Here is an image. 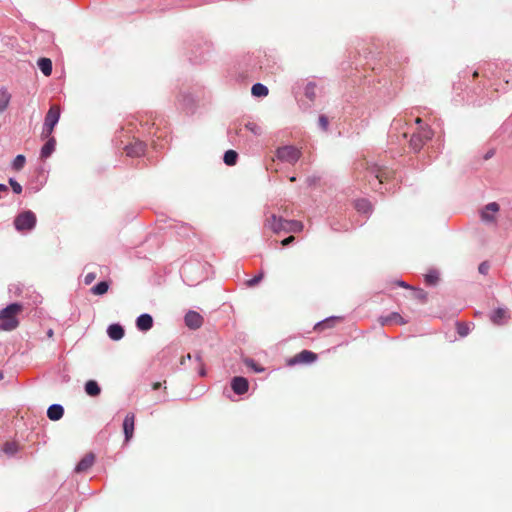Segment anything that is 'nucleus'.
<instances>
[{
    "label": "nucleus",
    "instance_id": "nucleus-3",
    "mask_svg": "<svg viewBox=\"0 0 512 512\" xmlns=\"http://www.w3.org/2000/svg\"><path fill=\"white\" fill-rule=\"evenodd\" d=\"M394 177V171L386 168L380 167L376 164L369 165L366 167L365 178L372 185V180L377 181V185H381L385 182H388Z\"/></svg>",
    "mask_w": 512,
    "mask_h": 512
},
{
    "label": "nucleus",
    "instance_id": "nucleus-31",
    "mask_svg": "<svg viewBox=\"0 0 512 512\" xmlns=\"http://www.w3.org/2000/svg\"><path fill=\"white\" fill-rule=\"evenodd\" d=\"M245 365L251 368L253 371L260 373L264 371V368L259 366L253 359L246 358L244 360Z\"/></svg>",
    "mask_w": 512,
    "mask_h": 512
},
{
    "label": "nucleus",
    "instance_id": "nucleus-4",
    "mask_svg": "<svg viewBox=\"0 0 512 512\" xmlns=\"http://www.w3.org/2000/svg\"><path fill=\"white\" fill-rule=\"evenodd\" d=\"M37 218L35 213L30 210L19 213L14 219V226L17 231H31L35 228Z\"/></svg>",
    "mask_w": 512,
    "mask_h": 512
},
{
    "label": "nucleus",
    "instance_id": "nucleus-37",
    "mask_svg": "<svg viewBox=\"0 0 512 512\" xmlns=\"http://www.w3.org/2000/svg\"><path fill=\"white\" fill-rule=\"evenodd\" d=\"M414 297L419 299L422 302H425L427 299V293L422 289L415 290Z\"/></svg>",
    "mask_w": 512,
    "mask_h": 512
},
{
    "label": "nucleus",
    "instance_id": "nucleus-33",
    "mask_svg": "<svg viewBox=\"0 0 512 512\" xmlns=\"http://www.w3.org/2000/svg\"><path fill=\"white\" fill-rule=\"evenodd\" d=\"M25 157L23 155H17L12 163V166L15 170L19 171L24 167Z\"/></svg>",
    "mask_w": 512,
    "mask_h": 512
},
{
    "label": "nucleus",
    "instance_id": "nucleus-34",
    "mask_svg": "<svg viewBox=\"0 0 512 512\" xmlns=\"http://www.w3.org/2000/svg\"><path fill=\"white\" fill-rule=\"evenodd\" d=\"M9 184L16 194H20L22 192V186L16 180L10 178Z\"/></svg>",
    "mask_w": 512,
    "mask_h": 512
},
{
    "label": "nucleus",
    "instance_id": "nucleus-41",
    "mask_svg": "<svg viewBox=\"0 0 512 512\" xmlns=\"http://www.w3.org/2000/svg\"><path fill=\"white\" fill-rule=\"evenodd\" d=\"M196 359H197V361H198V362L200 363V365H201V368H200V370H199V374H200V376L204 377V376L206 375V370H205L204 365H203V363H202V358H201V356H200L199 354H197V355H196Z\"/></svg>",
    "mask_w": 512,
    "mask_h": 512
},
{
    "label": "nucleus",
    "instance_id": "nucleus-22",
    "mask_svg": "<svg viewBox=\"0 0 512 512\" xmlns=\"http://www.w3.org/2000/svg\"><path fill=\"white\" fill-rule=\"evenodd\" d=\"M39 69L45 76H50L52 73V61L49 58H40L37 62Z\"/></svg>",
    "mask_w": 512,
    "mask_h": 512
},
{
    "label": "nucleus",
    "instance_id": "nucleus-35",
    "mask_svg": "<svg viewBox=\"0 0 512 512\" xmlns=\"http://www.w3.org/2000/svg\"><path fill=\"white\" fill-rule=\"evenodd\" d=\"M262 278H263V273H260V274L256 275L255 277H253L252 279L248 280L246 282V285L249 287H253V286L257 285L261 281Z\"/></svg>",
    "mask_w": 512,
    "mask_h": 512
},
{
    "label": "nucleus",
    "instance_id": "nucleus-27",
    "mask_svg": "<svg viewBox=\"0 0 512 512\" xmlns=\"http://www.w3.org/2000/svg\"><path fill=\"white\" fill-rule=\"evenodd\" d=\"M355 208L362 213H369L372 210L371 204L366 199H359L355 202Z\"/></svg>",
    "mask_w": 512,
    "mask_h": 512
},
{
    "label": "nucleus",
    "instance_id": "nucleus-21",
    "mask_svg": "<svg viewBox=\"0 0 512 512\" xmlns=\"http://www.w3.org/2000/svg\"><path fill=\"white\" fill-rule=\"evenodd\" d=\"M108 335L112 340H120L124 336V329L119 324H112L108 327Z\"/></svg>",
    "mask_w": 512,
    "mask_h": 512
},
{
    "label": "nucleus",
    "instance_id": "nucleus-15",
    "mask_svg": "<svg viewBox=\"0 0 512 512\" xmlns=\"http://www.w3.org/2000/svg\"><path fill=\"white\" fill-rule=\"evenodd\" d=\"M509 318L508 311L504 308H497L490 315V320L496 325L504 324Z\"/></svg>",
    "mask_w": 512,
    "mask_h": 512
},
{
    "label": "nucleus",
    "instance_id": "nucleus-25",
    "mask_svg": "<svg viewBox=\"0 0 512 512\" xmlns=\"http://www.w3.org/2000/svg\"><path fill=\"white\" fill-rule=\"evenodd\" d=\"M11 94L6 89H0V113L4 112L9 105Z\"/></svg>",
    "mask_w": 512,
    "mask_h": 512
},
{
    "label": "nucleus",
    "instance_id": "nucleus-11",
    "mask_svg": "<svg viewBox=\"0 0 512 512\" xmlns=\"http://www.w3.org/2000/svg\"><path fill=\"white\" fill-rule=\"evenodd\" d=\"M185 324L190 329H198L203 324V317L196 311H189L185 315Z\"/></svg>",
    "mask_w": 512,
    "mask_h": 512
},
{
    "label": "nucleus",
    "instance_id": "nucleus-2",
    "mask_svg": "<svg viewBox=\"0 0 512 512\" xmlns=\"http://www.w3.org/2000/svg\"><path fill=\"white\" fill-rule=\"evenodd\" d=\"M23 311L19 303H12L0 311V330L12 331L19 326L17 316Z\"/></svg>",
    "mask_w": 512,
    "mask_h": 512
},
{
    "label": "nucleus",
    "instance_id": "nucleus-19",
    "mask_svg": "<svg viewBox=\"0 0 512 512\" xmlns=\"http://www.w3.org/2000/svg\"><path fill=\"white\" fill-rule=\"evenodd\" d=\"M47 139V142L44 144L40 152V158L42 160H45L48 157H50V155L54 152L56 146V140L54 137L50 136Z\"/></svg>",
    "mask_w": 512,
    "mask_h": 512
},
{
    "label": "nucleus",
    "instance_id": "nucleus-14",
    "mask_svg": "<svg viewBox=\"0 0 512 512\" xmlns=\"http://www.w3.org/2000/svg\"><path fill=\"white\" fill-rule=\"evenodd\" d=\"M95 456L92 453L86 454L76 465L75 471L77 473H82L87 471L94 464Z\"/></svg>",
    "mask_w": 512,
    "mask_h": 512
},
{
    "label": "nucleus",
    "instance_id": "nucleus-18",
    "mask_svg": "<svg viewBox=\"0 0 512 512\" xmlns=\"http://www.w3.org/2000/svg\"><path fill=\"white\" fill-rule=\"evenodd\" d=\"M382 326L389 325L392 323H397L400 325H404L407 322L404 320V318L397 312H392L386 317H380L379 319Z\"/></svg>",
    "mask_w": 512,
    "mask_h": 512
},
{
    "label": "nucleus",
    "instance_id": "nucleus-38",
    "mask_svg": "<svg viewBox=\"0 0 512 512\" xmlns=\"http://www.w3.org/2000/svg\"><path fill=\"white\" fill-rule=\"evenodd\" d=\"M96 277H97L96 273L89 272L84 277V283L86 285H90L96 279Z\"/></svg>",
    "mask_w": 512,
    "mask_h": 512
},
{
    "label": "nucleus",
    "instance_id": "nucleus-12",
    "mask_svg": "<svg viewBox=\"0 0 512 512\" xmlns=\"http://www.w3.org/2000/svg\"><path fill=\"white\" fill-rule=\"evenodd\" d=\"M135 415L128 413L123 421V431L125 434V440L129 441L134 433Z\"/></svg>",
    "mask_w": 512,
    "mask_h": 512
},
{
    "label": "nucleus",
    "instance_id": "nucleus-7",
    "mask_svg": "<svg viewBox=\"0 0 512 512\" xmlns=\"http://www.w3.org/2000/svg\"><path fill=\"white\" fill-rule=\"evenodd\" d=\"M301 151L294 146H283L277 149L276 156L279 160L294 164L301 157Z\"/></svg>",
    "mask_w": 512,
    "mask_h": 512
},
{
    "label": "nucleus",
    "instance_id": "nucleus-32",
    "mask_svg": "<svg viewBox=\"0 0 512 512\" xmlns=\"http://www.w3.org/2000/svg\"><path fill=\"white\" fill-rule=\"evenodd\" d=\"M18 450V445L15 442H6L3 446V451L6 454L13 455Z\"/></svg>",
    "mask_w": 512,
    "mask_h": 512
},
{
    "label": "nucleus",
    "instance_id": "nucleus-5",
    "mask_svg": "<svg viewBox=\"0 0 512 512\" xmlns=\"http://www.w3.org/2000/svg\"><path fill=\"white\" fill-rule=\"evenodd\" d=\"M433 135L434 132L429 126H420L410 139L411 148L415 152L420 151L424 144L432 139Z\"/></svg>",
    "mask_w": 512,
    "mask_h": 512
},
{
    "label": "nucleus",
    "instance_id": "nucleus-10",
    "mask_svg": "<svg viewBox=\"0 0 512 512\" xmlns=\"http://www.w3.org/2000/svg\"><path fill=\"white\" fill-rule=\"evenodd\" d=\"M231 388L236 394L243 395L248 391V380L240 376L234 377L231 381Z\"/></svg>",
    "mask_w": 512,
    "mask_h": 512
},
{
    "label": "nucleus",
    "instance_id": "nucleus-29",
    "mask_svg": "<svg viewBox=\"0 0 512 512\" xmlns=\"http://www.w3.org/2000/svg\"><path fill=\"white\" fill-rule=\"evenodd\" d=\"M305 96L310 100L314 101L316 98V84L309 82L305 87Z\"/></svg>",
    "mask_w": 512,
    "mask_h": 512
},
{
    "label": "nucleus",
    "instance_id": "nucleus-23",
    "mask_svg": "<svg viewBox=\"0 0 512 512\" xmlns=\"http://www.w3.org/2000/svg\"><path fill=\"white\" fill-rule=\"evenodd\" d=\"M109 287H110V282L101 281L98 284H96L95 286H93L90 291L93 295L101 296L108 292Z\"/></svg>",
    "mask_w": 512,
    "mask_h": 512
},
{
    "label": "nucleus",
    "instance_id": "nucleus-44",
    "mask_svg": "<svg viewBox=\"0 0 512 512\" xmlns=\"http://www.w3.org/2000/svg\"><path fill=\"white\" fill-rule=\"evenodd\" d=\"M397 285L403 288H411L408 284H406L404 281H397Z\"/></svg>",
    "mask_w": 512,
    "mask_h": 512
},
{
    "label": "nucleus",
    "instance_id": "nucleus-13",
    "mask_svg": "<svg viewBox=\"0 0 512 512\" xmlns=\"http://www.w3.org/2000/svg\"><path fill=\"white\" fill-rule=\"evenodd\" d=\"M499 211V205L496 202L489 203L485 206L481 212V218L483 221L492 222L495 217L494 214Z\"/></svg>",
    "mask_w": 512,
    "mask_h": 512
},
{
    "label": "nucleus",
    "instance_id": "nucleus-1",
    "mask_svg": "<svg viewBox=\"0 0 512 512\" xmlns=\"http://www.w3.org/2000/svg\"><path fill=\"white\" fill-rule=\"evenodd\" d=\"M263 225L265 228L270 229L276 234L282 231L286 233H298L301 232L304 228V225L301 221L286 220L274 213L267 215Z\"/></svg>",
    "mask_w": 512,
    "mask_h": 512
},
{
    "label": "nucleus",
    "instance_id": "nucleus-17",
    "mask_svg": "<svg viewBox=\"0 0 512 512\" xmlns=\"http://www.w3.org/2000/svg\"><path fill=\"white\" fill-rule=\"evenodd\" d=\"M342 319L340 317H329L323 321L318 322L314 326V330L317 332H322L326 329L333 328L336 323L340 322Z\"/></svg>",
    "mask_w": 512,
    "mask_h": 512
},
{
    "label": "nucleus",
    "instance_id": "nucleus-50",
    "mask_svg": "<svg viewBox=\"0 0 512 512\" xmlns=\"http://www.w3.org/2000/svg\"><path fill=\"white\" fill-rule=\"evenodd\" d=\"M478 76V72L475 71L474 74H473V77L476 78Z\"/></svg>",
    "mask_w": 512,
    "mask_h": 512
},
{
    "label": "nucleus",
    "instance_id": "nucleus-20",
    "mask_svg": "<svg viewBox=\"0 0 512 512\" xmlns=\"http://www.w3.org/2000/svg\"><path fill=\"white\" fill-rule=\"evenodd\" d=\"M64 409L61 405L53 404L47 410V416L52 421L60 420L63 417Z\"/></svg>",
    "mask_w": 512,
    "mask_h": 512
},
{
    "label": "nucleus",
    "instance_id": "nucleus-48",
    "mask_svg": "<svg viewBox=\"0 0 512 512\" xmlns=\"http://www.w3.org/2000/svg\"><path fill=\"white\" fill-rule=\"evenodd\" d=\"M53 335H54L53 330H52V329H49V330H48V332H47V336H48L49 338H52V337H53Z\"/></svg>",
    "mask_w": 512,
    "mask_h": 512
},
{
    "label": "nucleus",
    "instance_id": "nucleus-24",
    "mask_svg": "<svg viewBox=\"0 0 512 512\" xmlns=\"http://www.w3.org/2000/svg\"><path fill=\"white\" fill-rule=\"evenodd\" d=\"M85 392L92 397H96L100 394L101 389L98 383L94 380H89L85 384Z\"/></svg>",
    "mask_w": 512,
    "mask_h": 512
},
{
    "label": "nucleus",
    "instance_id": "nucleus-42",
    "mask_svg": "<svg viewBox=\"0 0 512 512\" xmlns=\"http://www.w3.org/2000/svg\"><path fill=\"white\" fill-rule=\"evenodd\" d=\"M294 240H295V237L291 235V236H289V237H287V238L283 239V240L281 241V245H282V246H288L289 244H291L292 242H294Z\"/></svg>",
    "mask_w": 512,
    "mask_h": 512
},
{
    "label": "nucleus",
    "instance_id": "nucleus-8",
    "mask_svg": "<svg viewBox=\"0 0 512 512\" xmlns=\"http://www.w3.org/2000/svg\"><path fill=\"white\" fill-rule=\"evenodd\" d=\"M318 358V355L310 350H302L297 353L293 357L287 360L288 366L301 365V364H311L315 362Z\"/></svg>",
    "mask_w": 512,
    "mask_h": 512
},
{
    "label": "nucleus",
    "instance_id": "nucleus-45",
    "mask_svg": "<svg viewBox=\"0 0 512 512\" xmlns=\"http://www.w3.org/2000/svg\"><path fill=\"white\" fill-rule=\"evenodd\" d=\"M187 359H191V355L190 354H187L186 356L182 357V359L180 361L181 365H184L185 361H187Z\"/></svg>",
    "mask_w": 512,
    "mask_h": 512
},
{
    "label": "nucleus",
    "instance_id": "nucleus-46",
    "mask_svg": "<svg viewBox=\"0 0 512 512\" xmlns=\"http://www.w3.org/2000/svg\"><path fill=\"white\" fill-rule=\"evenodd\" d=\"M161 386H162L161 382H154L152 384V389L156 390V389H159Z\"/></svg>",
    "mask_w": 512,
    "mask_h": 512
},
{
    "label": "nucleus",
    "instance_id": "nucleus-49",
    "mask_svg": "<svg viewBox=\"0 0 512 512\" xmlns=\"http://www.w3.org/2000/svg\"><path fill=\"white\" fill-rule=\"evenodd\" d=\"M289 180H290L291 182H294V181H296V178H295V177H290V179H289Z\"/></svg>",
    "mask_w": 512,
    "mask_h": 512
},
{
    "label": "nucleus",
    "instance_id": "nucleus-40",
    "mask_svg": "<svg viewBox=\"0 0 512 512\" xmlns=\"http://www.w3.org/2000/svg\"><path fill=\"white\" fill-rule=\"evenodd\" d=\"M319 125L321 126V128H322L323 130H326V129H327V127H328V119H327V117H326V116L321 115V116L319 117Z\"/></svg>",
    "mask_w": 512,
    "mask_h": 512
},
{
    "label": "nucleus",
    "instance_id": "nucleus-30",
    "mask_svg": "<svg viewBox=\"0 0 512 512\" xmlns=\"http://www.w3.org/2000/svg\"><path fill=\"white\" fill-rule=\"evenodd\" d=\"M439 280L438 273L436 271H430L425 275V282L428 285H436Z\"/></svg>",
    "mask_w": 512,
    "mask_h": 512
},
{
    "label": "nucleus",
    "instance_id": "nucleus-16",
    "mask_svg": "<svg viewBox=\"0 0 512 512\" xmlns=\"http://www.w3.org/2000/svg\"><path fill=\"white\" fill-rule=\"evenodd\" d=\"M136 326L141 331H148L153 326V318L149 314H141L136 320Z\"/></svg>",
    "mask_w": 512,
    "mask_h": 512
},
{
    "label": "nucleus",
    "instance_id": "nucleus-43",
    "mask_svg": "<svg viewBox=\"0 0 512 512\" xmlns=\"http://www.w3.org/2000/svg\"><path fill=\"white\" fill-rule=\"evenodd\" d=\"M458 332L461 336H466L468 333V328L463 325H459Z\"/></svg>",
    "mask_w": 512,
    "mask_h": 512
},
{
    "label": "nucleus",
    "instance_id": "nucleus-6",
    "mask_svg": "<svg viewBox=\"0 0 512 512\" xmlns=\"http://www.w3.org/2000/svg\"><path fill=\"white\" fill-rule=\"evenodd\" d=\"M60 118V107L58 105H52L50 109L48 110L44 124H43V130H42V138L46 139L51 136L54 127L58 123Z\"/></svg>",
    "mask_w": 512,
    "mask_h": 512
},
{
    "label": "nucleus",
    "instance_id": "nucleus-28",
    "mask_svg": "<svg viewBox=\"0 0 512 512\" xmlns=\"http://www.w3.org/2000/svg\"><path fill=\"white\" fill-rule=\"evenodd\" d=\"M238 158V154L234 150H228L224 154V162L228 166H233L236 164Z\"/></svg>",
    "mask_w": 512,
    "mask_h": 512
},
{
    "label": "nucleus",
    "instance_id": "nucleus-36",
    "mask_svg": "<svg viewBox=\"0 0 512 512\" xmlns=\"http://www.w3.org/2000/svg\"><path fill=\"white\" fill-rule=\"evenodd\" d=\"M490 269V264L489 262L487 261H484L482 262L479 267H478V271L479 273L483 274V275H487L488 274V271Z\"/></svg>",
    "mask_w": 512,
    "mask_h": 512
},
{
    "label": "nucleus",
    "instance_id": "nucleus-26",
    "mask_svg": "<svg viewBox=\"0 0 512 512\" xmlns=\"http://www.w3.org/2000/svg\"><path fill=\"white\" fill-rule=\"evenodd\" d=\"M268 92V88L261 83L254 84L251 89V93L255 97H265L268 95Z\"/></svg>",
    "mask_w": 512,
    "mask_h": 512
},
{
    "label": "nucleus",
    "instance_id": "nucleus-51",
    "mask_svg": "<svg viewBox=\"0 0 512 512\" xmlns=\"http://www.w3.org/2000/svg\"><path fill=\"white\" fill-rule=\"evenodd\" d=\"M2 379H3V373L0 372V380H2Z\"/></svg>",
    "mask_w": 512,
    "mask_h": 512
},
{
    "label": "nucleus",
    "instance_id": "nucleus-9",
    "mask_svg": "<svg viewBox=\"0 0 512 512\" xmlns=\"http://www.w3.org/2000/svg\"><path fill=\"white\" fill-rule=\"evenodd\" d=\"M146 145L140 140H134L125 147L127 156L139 157L145 153Z\"/></svg>",
    "mask_w": 512,
    "mask_h": 512
},
{
    "label": "nucleus",
    "instance_id": "nucleus-47",
    "mask_svg": "<svg viewBox=\"0 0 512 512\" xmlns=\"http://www.w3.org/2000/svg\"><path fill=\"white\" fill-rule=\"evenodd\" d=\"M422 122H423V121H422V119H421L420 117H418V118H416V119H415V123H416V124H418V125H419V127H420V126H423V125H422Z\"/></svg>",
    "mask_w": 512,
    "mask_h": 512
},
{
    "label": "nucleus",
    "instance_id": "nucleus-39",
    "mask_svg": "<svg viewBox=\"0 0 512 512\" xmlns=\"http://www.w3.org/2000/svg\"><path fill=\"white\" fill-rule=\"evenodd\" d=\"M246 128L249 129L254 134H259L260 133V127L257 126L255 123H248L246 125Z\"/></svg>",
    "mask_w": 512,
    "mask_h": 512
}]
</instances>
